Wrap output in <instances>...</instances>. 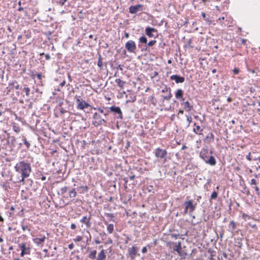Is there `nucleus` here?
<instances>
[{
	"mask_svg": "<svg viewBox=\"0 0 260 260\" xmlns=\"http://www.w3.org/2000/svg\"><path fill=\"white\" fill-rule=\"evenodd\" d=\"M15 168L16 171L21 174L16 181L24 183V179L29 176L31 171L30 164L24 161H20L16 165Z\"/></svg>",
	"mask_w": 260,
	"mask_h": 260,
	"instance_id": "nucleus-1",
	"label": "nucleus"
},
{
	"mask_svg": "<svg viewBox=\"0 0 260 260\" xmlns=\"http://www.w3.org/2000/svg\"><path fill=\"white\" fill-rule=\"evenodd\" d=\"M200 156L206 164L211 166L216 165V161L214 157L212 155L209 156V152L207 149H202L200 153Z\"/></svg>",
	"mask_w": 260,
	"mask_h": 260,
	"instance_id": "nucleus-2",
	"label": "nucleus"
},
{
	"mask_svg": "<svg viewBox=\"0 0 260 260\" xmlns=\"http://www.w3.org/2000/svg\"><path fill=\"white\" fill-rule=\"evenodd\" d=\"M153 153L157 158L163 159L164 163L166 162L168 153L166 149L158 147L154 150Z\"/></svg>",
	"mask_w": 260,
	"mask_h": 260,
	"instance_id": "nucleus-3",
	"label": "nucleus"
},
{
	"mask_svg": "<svg viewBox=\"0 0 260 260\" xmlns=\"http://www.w3.org/2000/svg\"><path fill=\"white\" fill-rule=\"evenodd\" d=\"M161 92L164 93V95H161L162 99V102H164V100L169 101L172 97L171 88L165 86L163 89H162Z\"/></svg>",
	"mask_w": 260,
	"mask_h": 260,
	"instance_id": "nucleus-4",
	"label": "nucleus"
},
{
	"mask_svg": "<svg viewBox=\"0 0 260 260\" xmlns=\"http://www.w3.org/2000/svg\"><path fill=\"white\" fill-rule=\"evenodd\" d=\"M125 47L128 52L131 53H135L137 48L135 42L132 40L127 41L125 44Z\"/></svg>",
	"mask_w": 260,
	"mask_h": 260,
	"instance_id": "nucleus-5",
	"label": "nucleus"
},
{
	"mask_svg": "<svg viewBox=\"0 0 260 260\" xmlns=\"http://www.w3.org/2000/svg\"><path fill=\"white\" fill-rule=\"evenodd\" d=\"M93 118L95 120L93 123L95 126L102 125L103 123L106 122L105 120L101 118V116L96 112L94 113Z\"/></svg>",
	"mask_w": 260,
	"mask_h": 260,
	"instance_id": "nucleus-6",
	"label": "nucleus"
},
{
	"mask_svg": "<svg viewBox=\"0 0 260 260\" xmlns=\"http://www.w3.org/2000/svg\"><path fill=\"white\" fill-rule=\"evenodd\" d=\"M184 205L189 210V213L191 215V213L194 211L196 208L197 204H193V201L189 200L188 201H185L184 203Z\"/></svg>",
	"mask_w": 260,
	"mask_h": 260,
	"instance_id": "nucleus-7",
	"label": "nucleus"
},
{
	"mask_svg": "<svg viewBox=\"0 0 260 260\" xmlns=\"http://www.w3.org/2000/svg\"><path fill=\"white\" fill-rule=\"evenodd\" d=\"M26 244L25 243H22L21 244H19V247L21 249V256H23L25 254H29L30 253V248L28 247H26Z\"/></svg>",
	"mask_w": 260,
	"mask_h": 260,
	"instance_id": "nucleus-8",
	"label": "nucleus"
},
{
	"mask_svg": "<svg viewBox=\"0 0 260 260\" xmlns=\"http://www.w3.org/2000/svg\"><path fill=\"white\" fill-rule=\"evenodd\" d=\"M80 96L76 100L77 103L78 104L77 108L81 110H83L84 108L89 106V105L84 101H81L80 99Z\"/></svg>",
	"mask_w": 260,
	"mask_h": 260,
	"instance_id": "nucleus-9",
	"label": "nucleus"
},
{
	"mask_svg": "<svg viewBox=\"0 0 260 260\" xmlns=\"http://www.w3.org/2000/svg\"><path fill=\"white\" fill-rule=\"evenodd\" d=\"M157 30L153 27L148 26L145 28V33L149 38L154 37V34H157Z\"/></svg>",
	"mask_w": 260,
	"mask_h": 260,
	"instance_id": "nucleus-10",
	"label": "nucleus"
},
{
	"mask_svg": "<svg viewBox=\"0 0 260 260\" xmlns=\"http://www.w3.org/2000/svg\"><path fill=\"white\" fill-rule=\"evenodd\" d=\"M138 251L139 248L135 246H133L131 249H128V253L132 259H135V256L137 255Z\"/></svg>",
	"mask_w": 260,
	"mask_h": 260,
	"instance_id": "nucleus-11",
	"label": "nucleus"
},
{
	"mask_svg": "<svg viewBox=\"0 0 260 260\" xmlns=\"http://www.w3.org/2000/svg\"><path fill=\"white\" fill-rule=\"evenodd\" d=\"M142 6L140 4L137 5L136 6H131L129 8V12L131 14H136L139 11L142 10Z\"/></svg>",
	"mask_w": 260,
	"mask_h": 260,
	"instance_id": "nucleus-12",
	"label": "nucleus"
},
{
	"mask_svg": "<svg viewBox=\"0 0 260 260\" xmlns=\"http://www.w3.org/2000/svg\"><path fill=\"white\" fill-rule=\"evenodd\" d=\"M170 79L172 80H174L176 83H180L184 82L185 79L183 77L177 75H172Z\"/></svg>",
	"mask_w": 260,
	"mask_h": 260,
	"instance_id": "nucleus-13",
	"label": "nucleus"
},
{
	"mask_svg": "<svg viewBox=\"0 0 260 260\" xmlns=\"http://www.w3.org/2000/svg\"><path fill=\"white\" fill-rule=\"evenodd\" d=\"M110 109L111 112H115L119 114L118 118L121 119H122V113L119 107L112 106L110 108Z\"/></svg>",
	"mask_w": 260,
	"mask_h": 260,
	"instance_id": "nucleus-14",
	"label": "nucleus"
},
{
	"mask_svg": "<svg viewBox=\"0 0 260 260\" xmlns=\"http://www.w3.org/2000/svg\"><path fill=\"white\" fill-rule=\"evenodd\" d=\"M106 252L105 250H102L98 254L96 260H105L106 257Z\"/></svg>",
	"mask_w": 260,
	"mask_h": 260,
	"instance_id": "nucleus-15",
	"label": "nucleus"
},
{
	"mask_svg": "<svg viewBox=\"0 0 260 260\" xmlns=\"http://www.w3.org/2000/svg\"><path fill=\"white\" fill-rule=\"evenodd\" d=\"M46 239V237L43 236L42 238H36L34 239V242L37 244L39 245L43 243Z\"/></svg>",
	"mask_w": 260,
	"mask_h": 260,
	"instance_id": "nucleus-16",
	"label": "nucleus"
},
{
	"mask_svg": "<svg viewBox=\"0 0 260 260\" xmlns=\"http://www.w3.org/2000/svg\"><path fill=\"white\" fill-rule=\"evenodd\" d=\"M183 91L181 89H178L175 92V97L177 99H182Z\"/></svg>",
	"mask_w": 260,
	"mask_h": 260,
	"instance_id": "nucleus-17",
	"label": "nucleus"
},
{
	"mask_svg": "<svg viewBox=\"0 0 260 260\" xmlns=\"http://www.w3.org/2000/svg\"><path fill=\"white\" fill-rule=\"evenodd\" d=\"M183 105H184V109L186 110L187 111L189 112L193 108L192 106H191L188 101L184 102Z\"/></svg>",
	"mask_w": 260,
	"mask_h": 260,
	"instance_id": "nucleus-18",
	"label": "nucleus"
},
{
	"mask_svg": "<svg viewBox=\"0 0 260 260\" xmlns=\"http://www.w3.org/2000/svg\"><path fill=\"white\" fill-rule=\"evenodd\" d=\"M205 140L208 142L210 143L214 141V135L212 133H209L208 135L206 136L205 138Z\"/></svg>",
	"mask_w": 260,
	"mask_h": 260,
	"instance_id": "nucleus-19",
	"label": "nucleus"
},
{
	"mask_svg": "<svg viewBox=\"0 0 260 260\" xmlns=\"http://www.w3.org/2000/svg\"><path fill=\"white\" fill-rule=\"evenodd\" d=\"M236 223L234 221H231L229 225V231L233 232L236 228Z\"/></svg>",
	"mask_w": 260,
	"mask_h": 260,
	"instance_id": "nucleus-20",
	"label": "nucleus"
},
{
	"mask_svg": "<svg viewBox=\"0 0 260 260\" xmlns=\"http://www.w3.org/2000/svg\"><path fill=\"white\" fill-rule=\"evenodd\" d=\"M174 250L177 251L178 253H180L181 250V242L180 241L177 243V244L174 248Z\"/></svg>",
	"mask_w": 260,
	"mask_h": 260,
	"instance_id": "nucleus-21",
	"label": "nucleus"
},
{
	"mask_svg": "<svg viewBox=\"0 0 260 260\" xmlns=\"http://www.w3.org/2000/svg\"><path fill=\"white\" fill-rule=\"evenodd\" d=\"M115 82L117 84V85L121 88H123L124 84L125 83L124 81H123L120 79H116Z\"/></svg>",
	"mask_w": 260,
	"mask_h": 260,
	"instance_id": "nucleus-22",
	"label": "nucleus"
},
{
	"mask_svg": "<svg viewBox=\"0 0 260 260\" xmlns=\"http://www.w3.org/2000/svg\"><path fill=\"white\" fill-rule=\"evenodd\" d=\"M96 250H93L90 252V253L89 254V257L92 259H94L96 257Z\"/></svg>",
	"mask_w": 260,
	"mask_h": 260,
	"instance_id": "nucleus-23",
	"label": "nucleus"
},
{
	"mask_svg": "<svg viewBox=\"0 0 260 260\" xmlns=\"http://www.w3.org/2000/svg\"><path fill=\"white\" fill-rule=\"evenodd\" d=\"M69 196L70 198H74L76 196L77 192L74 189L69 190Z\"/></svg>",
	"mask_w": 260,
	"mask_h": 260,
	"instance_id": "nucleus-24",
	"label": "nucleus"
},
{
	"mask_svg": "<svg viewBox=\"0 0 260 260\" xmlns=\"http://www.w3.org/2000/svg\"><path fill=\"white\" fill-rule=\"evenodd\" d=\"M114 230V225L113 224H109L107 226V231L109 233L111 234Z\"/></svg>",
	"mask_w": 260,
	"mask_h": 260,
	"instance_id": "nucleus-25",
	"label": "nucleus"
},
{
	"mask_svg": "<svg viewBox=\"0 0 260 260\" xmlns=\"http://www.w3.org/2000/svg\"><path fill=\"white\" fill-rule=\"evenodd\" d=\"M139 40V42L141 43L146 44L147 42V39L144 36L140 37Z\"/></svg>",
	"mask_w": 260,
	"mask_h": 260,
	"instance_id": "nucleus-26",
	"label": "nucleus"
},
{
	"mask_svg": "<svg viewBox=\"0 0 260 260\" xmlns=\"http://www.w3.org/2000/svg\"><path fill=\"white\" fill-rule=\"evenodd\" d=\"M15 142H16V138L12 136V138H11V139L10 141L9 144H10L12 147H14L15 146Z\"/></svg>",
	"mask_w": 260,
	"mask_h": 260,
	"instance_id": "nucleus-27",
	"label": "nucleus"
},
{
	"mask_svg": "<svg viewBox=\"0 0 260 260\" xmlns=\"http://www.w3.org/2000/svg\"><path fill=\"white\" fill-rule=\"evenodd\" d=\"M217 196H218V193L216 191H214L211 194V197H210V201L211 200H214V199H216L217 197Z\"/></svg>",
	"mask_w": 260,
	"mask_h": 260,
	"instance_id": "nucleus-28",
	"label": "nucleus"
},
{
	"mask_svg": "<svg viewBox=\"0 0 260 260\" xmlns=\"http://www.w3.org/2000/svg\"><path fill=\"white\" fill-rule=\"evenodd\" d=\"M98 66L100 68H102L103 67V63L102 61V56H101V54L99 55V60H98Z\"/></svg>",
	"mask_w": 260,
	"mask_h": 260,
	"instance_id": "nucleus-29",
	"label": "nucleus"
},
{
	"mask_svg": "<svg viewBox=\"0 0 260 260\" xmlns=\"http://www.w3.org/2000/svg\"><path fill=\"white\" fill-rule=\"evenodd\" d=\"M61 194H64L65 192L69 191V188L68 187L64 186L60 189Z\"/></svg>",
	"mask_w": 260,
	"mask_h": 260,
	"instance_id": "nucleus-30",
	"label": "nucleus"
},
{
	"mask_svg": "<svg viewBox=\"0 0 260 260\" xmlns=\"http://www.w3.org/2000/svg\"><path fill=\"white\" fill-rule=\"evenodd\" d=\"M104 109V108H99L98 109V111H100V113H104V115L105 116H106L109 114V111H107V112L105 113Z\"/></svg>",
	"mask_w": 260,
	"mask_h": 260,
	"instance_id": "nucleus-31",
	"label": "nucleus"
},
{
	"mask_svg": "<svg viewBox=\"0 0 260 260\" xmlns=\"http://www.w3.org/2000/svg\"><path fill=\"white\" fill-rule=\"evenodd\" d=\"M23 90L25 92L26 95L27 96H29V92H30V89L28 87H24L23 89Z\"/></svg>",
	"mask_w": 260,
	"mask_h": 260,
	"instance_id": "nucleus-32",
	"label": "nucleus"
},
{
	"mask_svg": "<svg viewBox=\"0 0 260 260\" xmlns=\"http://www.w3.org/2000/svg\"><path fill=\"white\" fill-rule=\"evenodd\" d=\"M24 144L26 145L27 148H29L30 144V143L27 141L26 139L25 138H23V139Z\"/></svg>",
	"mask_w": 260,
	"mask_h": 260,
	"instance_id": "nucleus-33",
	"label": "nucleus"
},
{
	"mask_svg": "<svg viewBox=\"0 0 260 260\" xmlns=\"http://www.w3.org/2000/svg\"><path fill=\"white\" fill-rule=\"evenodd\" d=\"M186 118H187V126L188 127L190 124V123L192 121V118L191 117L188 116L187 115H186Z\"/></svg>",
	"mask_w": 260,
	"mask_h": 260,
	"instance_id": "nucleus-34",
	"label": "nucleus"
},
{
	"mask_svg": "<svg viewBox=\"0 0 260 260\" xmlns=\"http://www.w3.org/2000/svg\"><path fill=\"white\" fill-rule=\"evenodd\" d=\"M90 220V218H87L86 216H84L81 220L80 222L84 223L87 222V220Z\"/></svg>",
	"mask_w": 260,
	"mask_h": 260,
	"instance_id": "nucleus-35",
	"label": "nucleus"
},
{
	"mask_svg": "<svg viewBox=\"0 0 260 260\" xmlns=\"http://www.w3.org/2000/svg\"><path fill=\"white\" fill-rule=\"evenodd\" d=\"M200 126L199 125L196 126V128H194L193 129V132H194L196 134H198V133L197 132V131L200 130ZM199 134H201V133H199Z\"/></svg>",
	"mask_w": 260,
	"mask_h": 260,
	"instance_id": "nucleus-36",
	"label": "nucleus"
},
{
	"mask_svg": "<svg viewBox=\"0 0 260 260\" xmlns=\"http://www.w3.org/2000/svg\"><path fill=\"white\" fill-rule=\"evenodd\" d=\"M67 1L68 0H59L58 1H57V3L60 6H63Z\"/></svg>",
	"mask_w": 260,
	"mask_h": 260,
	"instance_id": "nucleus-37",
	"label": "nucleus"
},
{
	"mask_svg": "<svg viewBox=\"0 0 260 260\" xmlns=\"http://www.w3.org/2000/svg\"><path fill=\"white\" fill-rule=\"evenodd\" d=\"M156 41L155 40H152L148 43L147 45L149 46H152L156 43Z\"/></svg>",
	"mask_w": 260,
	"mask_h": 260,
	"instance_id": "nucleus-38",
	"label": "nucleus"
},
{
	"mask_svg": "<svg viewBox=\"0 0 260 260\" xmlns=\"http://www.w3.org/2000/svg\"><path fill=\"white\" fill-rule=\"evenodd\" d=\"M13 130H14L15 132H16L17 133H19V131H20V128H19V127H18V126H15V125H14V126H13Z\"/></svg>",
	"mask_w": 260,
	"mask_h": 260,
	"instance_id": "nucleus-39",
	"label": "nucleus"
},
{
	"mask_svg": "<svg viewBox=\"0 0 260 260\" xmlns=\"http://www.w3.org/2000/svg\"><path fill=\"white\" fill-rule=\"evenodd\" d=\"M202 16L206 21L208 22L209 21V19L206 17V15L205 13L203 12L202 13Z\"/></svg>",
	"mask_w": 260,
	"mask_h": 260,
	"instance_id": "nucleus-40",
	"label": "nucleus"
},
{
	"mask_svg": "<svg viewBox=\"0 0 260 260\" xmlns=\"http://www.w3.org/2000/svg\"><path fill=\"white\" fill-rule=\"evenodd\" d=\"M7 142L8 144H9L10 143V139H11V138H12L11 136H10V135L9 133H7Z\"/></svg>",
	"mask_w": 260,
	"mask_h": 260,
	"instance_id": "nucleus-41",
	"label": "nucleus"
},
{
	"mask_svg": "<svg viewBox=\"0 0 260 260\" xmlns=\"http://www.w3.org/2000/svg\"><path fill=\"white\" fill-rule=\"evenodd\" d=\"M12 85L14 86L16 89H19V85L17 84V82H13L12 83Z\"/></svg>",
	"mask_w": 260,
	"mask_h": 260,
	"instance_id": "nucleus-42",
	"label": "nucleus"
},
{
	"mask_svg": "<svg viewBox=\"0 0 260 260\" xmlns=\"http://www.w3.org/2000/svg\"><path fill=\"white\" fill-rule=\"evenodd\" d=\"M171 236L172 238H174L175 239H177L179 237V234H171Z\"/></svg>",
	"mask_w": 260,
	"mask_h": 260,
	"instance_id": "nucleus-43",
	"label": "nucleus"
},
{
	"mask_svg": "<svg viewBox=\"0 0 260 260\" xmlns=\"http://www.w3.org/2000/svg\"><path fill=\"white\" fill-rule=\"evenodd\" d=\"M82 237L80 236H78L76 237V239H75V240L76 241H77V242H80L82 240Z\"/></svg>",
	"mask_w": 260,
	"mask_h": 260,
	"instance_id": "nucleus-44",
	"label": "nucleus"
},
{
	"mask_svg": "<svg viewBox=\"0 0 260 260\" xmlns=\"http://www.w3.org/2000/svg\"><path fill=\"white\" fill-rule=\"evenodd\" d=\"M233 73L234 74H238L239 73V69L238 68H235L233 70Z\"/></svg>",
	"mask_w": 260,
	"mask_h": 260,
	"instance_id": "nucleus-45",
	"label": "nucleus"
},
{
	"mask_svg": "<svg viewBox=\"0 0 260 260\" xmlns=\"http://www.w3.org/2000/svg\"><path fill=\"white\" fill-rule=\"evenodd\" d=\"M147 252V249L146 247H144L142 249V252L143 253H145Z\"/></svg>",
	"mask_w": 260,
	"mask_h": 260,
	"instance_id": "nucleus-46",
	"label": "nucleus"
},
{
	"mask_svg": "<svg viewBox=\"0 0 260 260\" xmlns=\"http://www.w3.org/2000/svg\"><path fill=\"white\" fill-rule=\"evenodd\" d=\"M250 184L251 185H255L256 184V180H255L254 179H251Z\"/></svg>",
	"mask_w": 260,
	"mask_h": 260,
	"instance_id": "nucleus-47",
	"label": "nucleus"
},
{
	"mask_svg": "<svg viewBox=\"0 0 260 260\" xmlns=\"http://www.w3.org/2000/svg\"><path fill=\"white\" fill-rule=\"evenodd\" d=\"M87 227H90L91 225V223L90 222V220L87 221L86 222L84 223Z\"/></svg>",
	"mask_w": 260,
	"mask_h": 260,
	"instance_id": "nucleus-48",
	"label": "nucleus"
},
{
	"mask_svg": "<svg viewBox=\"0 0 260 260\" xmlns=\"http://www.w3.org/2000/svg\"><path fill=\"white\" fill-rule=\"evenodd\" d=\"M74 245L73 243H71L68 245V247L70 249H72L74 248Z\"/></svg>",
	"mask_w": 260,
	"mask_h": 260,
	"instance_id": "nucleus-49",
	"label": "nucleus"
},
{
	"mask_svg": "<svg viewBox=\"0 0 260 260\" xmlns=\"http://www.w3.org/2000/svg\"><path fill=\"white\" fill-rule=\"evenodd\" d=\"M250 152H249L248 155H247L246 158L248 160H251V158L250 157Z\"/></svg>",
	"mask_w": 260,
	"mask_h": 260,
	"instance_id": "nucleus-50",
	"label": "nucleus"
},
{
	"mask_svg": "<svg viewBox=\"0 0 260 260\" xmlns=\"http://www.w3.org/2000/svg\"><path fill=\"white\" fill-rule=\"evenodd\" d=\"M76 228V226L75 225V224L74 223H72L71 225V228L72 229V230H74Z\"/></svg>",
	"mask_w": 260,
	"mask_h": 260,
	"instance_id": "nucleus-51",
	"label": "nucleus"
},
{
	"mask_svg": "<svg viewBox=\"0 0 260 260\" xmlns=\"http://www.w3.org/2000/svg\"><path fill=\"white\" fill-rule=\"evenodd\" d=\"M253 188L255 189V190L256 191V193H257V194L259 195V193H258L259 188H258V187L257 186H255Z\"/></svg>",
	"mask_w": 260,
	"mask_h": 260,
	"instance_id": "nucleus-52",
	"label": "nucleus"
},
{
	"mask_svg": "<svg viewBox=\"0 0 260 260\" xmlns=\"http://www.w3.org/2000/svg\"><path fill=\"white\" fill-rule=\"evenodd\" d=\"M27 228L28 226L27 225H22V229L23 231H25Z\"/></svg>",
	"mask_w": 260,
	"mask_h": 260,
	"instance_id": "nucleus-53",
	"label": "nucleus"
},
{
	"mask_svg": "<svg viewBox=\"0 0 260 260\" xmlns=\"http://www.w3.org/2000/svg\"><path fill=\"white\" fill-rule=\"evenodd\" d=\"M45 58L47 60H49L50 59V56L48 54H45Z\"/></svg>",
	"mask_w": 260,
	"mask_h": 260,
	"instance_id": "nucleus-54",
	"label": "nucleus"
},
{
	"mask_svg": "<svg viewBox=\"0 0 260 260\" xmlns=\"http://www.w3.org/2000/svg\"><path fill=\"white\" fill-rule=\"evenodd\" d=\"M37 78L39 80H41L42 78V75L41 74H38L37 75Z\"/></svg>",
	"mask_w": 260,
	"mask_h": 260,
	"instance_id": "nucleus-55",
	"label": "nucleus"
},
{
	"mask_svg": "<svg viewBox=\"0 0 260 260\" xmlns=\"http://www.w3.org/2000/svg\"><path fill=\"white\" fill-rule=\"evenodd\" d=\"M65 84H66V81L64 80L60 83V86H61V87H63V86H64Z\"/></svg>",
	"mask_w": 260,
	"mask_h": 260,
	"instance_id": "nucleus-56",
	"label": "nucleus"
},
{
	"mask_svg": "<svg viewBox=\"0 0 260 260\" xmlns=\"http://www.w3.org/2000/svg\"><path fill=\"white\" fill-rule=\"evenodd\" d=\"M188 210H189L188 209H187L186 207H185V209H184V210L183 211L184 213V214L187 213Z\"/></svg>",
	"mask_w": 260,
	"mask_h": 260,
	"instance_id": "nucleus-57",
	"label": "nucleus"
},
{
	"mask_svg": "<svg viewBox=\"0 0 260 260\" xmlns=\"http://www.w3.org/2000/svg\"><path fill=\"white\" fill-rule=\"evenodd\" d=\"M100 235L101 236H104L106 235V233L104 232H103L101 233H100Z\"/></svg>",
	"mask_w": 260,
	"mask_h": 260,
	"instance_id": "nucleus-58",
	"label": "nucleus"
},
{
	"mask_svg": "<svg viewBox=\"0 0 260 260\" xmlns=\"http://www.w3.org/2000/svg\"><path fill=\"white\" fill-rule=\"evenodd\" d=\"M124 36H125L126 38H128L129 37V34H128V33H127V32H125Z\"/></svg>",
	"mask_w": 260,
	"mask_h": 260,
	"instance_id": "nucleus-59",
	"label": "nucleus"
},
{
	"mask_svg": "<svg viewBox=\"0 0 260 260\" xmlns=\"http://www.w3.org/2000/svg\"><path fill=\"white\" fill-rule=\"evenodd\" d=\"M135 178V175H133V176H131L129 177V179L131 180H133Z\"/></svg>",
	"mask_w": 260,
	"mask_h": 260,
	"instance_id": "nucleus-60",
	"label": "nucleus"
},
{
	"mask_svg": "<svg viewBox=\"0 0 260 260\" xmlns=\"http://www.w3.org/2000/svg\"><path fill=\"white\" fill-rule=\"evenodd\" d=\"M95 242L96 244H100L101 241L99 240H95Z\"/></svg>",
	"mask_w": 260,
	"mask_h": 260,
	"instance_id": "nucleus-61",
	"label": "nucleus"
},
{
	"mask_svg": "<svg viewBox=\"0 0 260 260\" xmlns=\"http://www.w3.org/2000/svg\"><path fill=\"white\" fill-rule=\"evenodd\" d=\"M0 221L3 222L4 221V218L2 217V216L0 215Z\"/></svg>",
	"mask_w": 260,
	"mask_h": 260,
	"instance_id": "nucleus-62",
	"label": "nucleus"
},
{
	"mask_svg": "<svg viewBox=\"0 0 260 260\" xmlns=\"http://www.w3.org/2000/svg\"><path fill=\"white\" fill-rule=\"evenodd\" d=\"M183 111L182 110H180L179 111V114H183Z\"/></svg>",
	"mask_w": 260,
	"mask_h": 260,
	"instance_id": "nucleus-63",
	"label": "nucleus"
},
{
	"mask_svg": "<svg viewBox=\"0 0 260 260\" xmlns=\"http://www.w3.org/2000/svg\"><path fill=\"white\" fill-rule=\"evenodd\" d=\"M23 8H22V7H19V8H18V11H21L23 10Z\"/></svg>",
	"mask_w": 260,
	"mask_h": 260,
	"instance_id": "nucleus-64",
	"label": "nucleus"
}]
</instances>
